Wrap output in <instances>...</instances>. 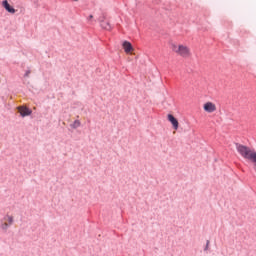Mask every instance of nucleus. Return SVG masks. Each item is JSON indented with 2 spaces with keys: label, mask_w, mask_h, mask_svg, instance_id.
<instances>
[{
  "label": "nucleus",
  "mask_w": 256,
  "mask_h": 256,
  "mask_svg": "<svg viewBox=\"0 0 256 256\" xmlns=\"http://www.w3.org/2000/svg\"><path fill=\"white\" fill-rule=\"evenodd\" d=\"M236 151L241 155L243 159L246 161H250L254 165V171L256 170V151L254 148L236 144Z\"/></svg>",
  "instance_id": "1"
},
{
  "label": "nucleus",
  "mask_w": 256,
  "mask_h": 256,
  "mask_svg": "<svg viewBox=\"0 0 256 256\" xmlns=\"http://www.w3.org/2000/svg\"><path fill=\"white\" fill-rule=\"evenodd\" d=\"M171 49L178 57H182L183 59H189L191 57V48L185 44H172Z\"/></svg>",
  "instance_id": "2"
},
{
  "label": "nucleus",
  "mask_w": 256,
  "mask_h": 256,
  "mask_svg": "<svg viewBox=\"0 0 256 256\" xmlns=\"http://www.w3.org/2000/svg\"><path fill=\"white\" fill-rule=\"evenodd\" d=\"M15 223V217L9 213H7L1 220H0V230L2 233H7L9 231V227Z\"/></svg>",
  "instance_id": "3"
},
{
  "label": "nucleus",
  "mask_w": 256,
  "mask_h": 256,
  "mask_svg": "<svg viewBox=\"0 0 256 256\" xmlns=\"http://www.w3.org/2000/svg\"><path fill=\"white\" fill-rule=\"evenodd\" d=\"M2 7L5 9V11H7V13H10V15H15V13H17V9L11 6L8 0L2 1Z\"/></svg>",
  "instance_id": "4"
},
{
  "label": "nucleus",
  "mask_w": 256,
  "mask_h": 256,
  "mask_svg": "<svg viewBox=\"0 0 256 256\" xmlns=\"http://www.w3.org/2000/svg\"><path fill=\"white\" fill-rule=\"evenodd\" d=\"M203 109L206 111V113H215V111H217V105H215L213 102H206Z\"/></svg>",
  "instance_id": "5"
},
{
  "label": "nucleus",
  "mask_w": 256,
  "mask_h": 256,
  "mask_svg": "<svg viewBox=\"0 0 256 256\" xmlns=\"http://www.w3.org/2000/svg\"><path fill=\"white\" fill-rule=\"evenodd\" d=\"M18 113H20L21 117H29L33 111H31L27 106H20L18 107Z\"/></svg>",
  "instance_id": "6"
},
{
  "label": "nucleus",
  "mask_w": 256,
  "mask_h": 256,
  "mask_svg": "<svg viewBox=\"0 0 256 256\" xmlns=\"http://www.w3.org/2000/svg\"><path fill=\"white\" fill-rule=\"evenodd\" d=\"M122 47H123L125 53H127V54H131V53H133V51H135V49L133 48V45L129 41H124L122 44Z\"/></svg>",
  "instance_id": "7"
},
{
  "label": "nucleus",
  "mask_w": 256,
  "mask_h": 256,
  "mask_svg": "<svg viewBox=\"0 0 256 256\" xmlns=\"http://www.w3.org/2000/svg\"><path fill=\"white\" fill-rule=\"evenodd\" d=\"M168 121L171 122V125L174 127L175 131L179 129V121L177 118H175V116H173V114H168Z\"/></svg>",
  "instance_id": "8"
},
{
  "label": "nucleus",
  "mask_w": 256,
  "mask_h": 256,
  "mask_svg": "<svg viewBox=\"0 0 256 256\" xmlns=\"http://www.w3.org/2000/svg\"><path fill=\"white\" fill-rule=\"evenodd\" d=\"M101 27L106 31H111V24H109L108 22H101Z\"/></svg>",
  "instance_id": "9"
},
{
  "label": "nucleus",
  "mask_w": 256,
  "mask_h": 256,
  "mask_svg": "<svg viewBox=\"0 0 256 256\" xmlns=\"http://www.w3.org/2000/svg\"><path fill=\"white\" fill-rule=\"evenodd\" d=\"M72 129H77L79 127H81V121L79 120H75L72 124H71Z\"/></svg>",
  "instance_id": "10"
},
{
  "label": "nucleus",
  "mask_w": 256,
  "mask_h": 256,
  "mask_svg": "<svg viewBox=\"0 0 256 256\" xmlns=\"http://www.w3.org/2000/svg\"><path fill=\"white\" fill-rule=\"evenodd\" d=\"M207 249H209V241H207V243H206V248H205V250H207Z\"/></svg>",
  "instance_id": "11"
},
{
  "label": "nucleus",
  "mask_w": 256,
  "mask_h": 256,
  "mask_svg": "<svg viewBox=\"0 0 256 256\" xmlns=\"http://www.w3.org/2000/svg\"><path fill=\"white\" fill-rule=\"evenodd\" d=\"M30 73H31L30 71H27L26 74H25V77H29Z\"/></svg>",
  "instance_id": "12"
},
{
  "label": "nucleus",
  "mask_w": 256,
  "mask_h": 256,
  "mask_svg": "<svg viewBox=\"0 0 256 256\" xmlns=\"http://www.w3.org/2000/svg\"><path fill=\"white\" fill-rule=\"evenodd\" d=\"M89 19H93V15H90V16H89Z\"/></svg>",
  "instance_id": "13"
},
{
  "label": "nucleus",
  "mask_w": 256,
  "mask_h": 256,
  "mask_svg": "<svg viewBox=\"0 0 256 256\" xmlns=\"http://www.w3.org/2000/svg\"><path fill=\"white\" fill-rule=\"evenodd\" d=\"M74 1H78V0H74Z\"/></svg>",
  "instance_id": "14"
}]
</instances>
